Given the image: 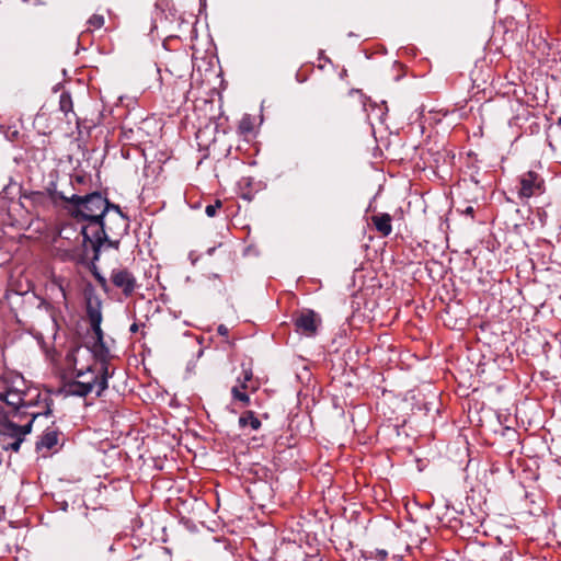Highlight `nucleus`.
<instances>
[{"mask_svg":"<svg viewBox=\"0 0 561 561\" xmlns=\"http://www.w3.org/2000/svg\"><path fill=\"white\" fill-rule=\"evenodd\" d=\"M39 415H42V414L41 413H37V414L33 413L32 414V419L25 425H22V426L16 425L15 423L10 422V421L4 422L2 424V427L0 428V434L4 435V436H9L11 438L25 437V435L31 433L33 422Z\"/></svg>","mask_w":561,"mask_h":561,"instance_id":"nucleus-9","label":"nucleus"},{"mask_svg":"<svg viewBox=\"0 0 561 561\" xmlns=\"http://www.w3.org/2000/svg\"><path fill=\"white\" fill-rule=\"evenodd\" d=\"M0 400L4 401L8 405L19 410L23 404V394L15 390H8L7 386L2 388Z\"/></svg>","mask_w":561,"mask_h":561,"instance_id":"nucleus-12","label":"nucleus"},{"mask_svg":"<svg viewBox=\"0 0 561 561\" xmlns=\"http://www.w3.org/2000/svg\"><path fill=\"white\" fill-rule=\"evenodd\" d=\"M370 221L376 231L381 237H388L392 232V217L388 213H376L370 217Z\"/></svg>","mask_w":561,"mask_h":561,"instance_id":"nucleus-10","label":"nucleus"},{"mask_svg":"<svg viewBox=\"0 0 561 561\" xmlns=\"http://www.w3.org/2000/svg\"><path fill=\"white\" fill-rule=\"evenodd\" d=\"M104 228L110 239L119 240L129 229V219L125 215H108L104 217Z\"/></svg>","mask_w":561,"mask_h":561,"instance_id":"nucleus-8","label":"nucleus"},{"mask_svg":"<svg viewBox=\"0 0 561 561\" xmlns=\"http://www.w3.org/2000/svg\"><path fill=\"white\" fill-rule=\"evenodd\" d=\"M94 276H95V278H96V280H98L99 285H100L104 290H106V291H107V280H106V278H105L104 276H102L101 274H99V273H94Z\"/></svg>","mask_w":561,"mask_h":561,"instance_id":"nucleus-24","label":"nucleus"},{"mask_svg":"<svg viewBox=\"0 0 561 561\" xmlns=\"http://www.w3.org/2000/svg\"><path fill=\"white\" fill-rule=\"evenodd\" d=\"M60 290H61V295H62V297H64V298H66V294H65V291L62 290V288H60Z\"/></svg>","mask_w":561,"mask_h":561,"instance_id":"nucleus-33","label":"nucleus"},{"mask_svg":"<svg viewBox=\"0 0 561 561\" xmlns=\"http://www.w3.org/2000/svg\"><path fill=\"white\" fill-rule=\"evenodd\" d=\"M58 443V432L55 430H46L36 443V448L51 449Z\"/></svg>","mask_w":561,"mask_h":561,"instance_id":"nucleus-14","label":"nucleus"},{"mask_svg":"<svg viewBox=\"0 0 561 561\" xmlns=\"http://www.w3.org/2000/svg\"><path fill=\"white\" fill-rule=\"evenodd\" d=\"M121 137L128 145H137L144 139V130L137 124L133 126L124 124L121 128Z\"/></svg>","mask_w":561,"mask_h":561,"instance_id":"nucleus-11","label":"nucleus"},{"mask_svg":"<svg viewBox=\"0 0 561 561\" xmlns=\"http://www.w3.org/2000/svg\"><path fill=\"white\" fill-rule=\"evenodd\" d=\"M19 133L18 131H14L13 135H12V138H15V136L18 135Z\"/></svg>","mask_w":561,"mask_h":561,"instance_id":"nucleus-34","label":"nucleus"},{"mask_svg":"<svg viewBox=\"0 0 561 561\" xmlns=\"http://www.w3.org/2000/svg\"><path fill=\"white\" fill-rule=\"evenodd\" d=\"M13 439L14 440L12 443H10L8 446H5L4 448L11 449L16 453L20 450V447H21L22 442L24 440V437L13 438Z\"/></svg>","mask_w":561,"mask_h":561,"instance_id":"nucleus-21","label":"nucleus"},{"mask_svg":"<svg viewBox=\"0 0 561 561\" xmlns=\"http://www.w3.org/2000/svg\"><path fill=\"white\" fill-rule=\"evenodd\" d=\"M466 214H472L473 213V208L471 206L467 207Z\"/></svg>","mask_w":561,"mask_h":561,"instance_id":"nucleus-31","label":"nucleus"},{"mask_svg":"<svg viewBox=\"0 0 561 561\" xmlns=\"http://www.w3.org/2000/svg\"><path fill=\"white\" fill-rule=\"evenodd\" d=\"M50 413H51L50 409H47V410H46V412L44 413V415H46V416H47V415H48V414H50Z\"/></svg>","mask_w":561,"mask_h":561,"instance_id":"nucleus-32","label":"nucleus"},{"mask_svg":"<svg viewBox=\"0 0 561 561\" xmlns=\"http://www.w3.org/2000/svg\"><path fill=\"white\" fill-rule=\"evenodd\" d=\"M84 220L85 224L81 228L83 237L82 242L87 255L89 248L91 249L92 256L90 259L92 262L99 260L100 251L104 244L110 248L118 249L119 240L110 239V234L104 228V218Z\"/></svg>","mask_w":561,"mask_h":561,"instance_id":"nucleus-3","label":"nucleus"},{"mask_svg":"<svg viewBox=\"0 0 561 561\" xmlns=\"http://www.w3.org/2000/svg\"><path fill=\"white\" fill-rule=\"evenodd\" d=\"M244 389H241V386H234L231 389V394L233 400H238L242 403L243 407L250 405V397L243 391Z\"/></svg>","mask_w":561,"mask_h":561,"instance_id":"nucleus-17","label":"nucleus"},{"mask_svg":"<svg viewBox=\"0 0 561 561\" xmlns=\"http://www.w3.org/2000/svg\"><path fill=\"white\" fill-rule=\"evenodd\" d=\"M294 323L296 332L310 337L317 334L321 319L313 310L308 309L297 316Z\"/></svg>","mask_w":561,"mask_h":561,"instance_id":"nucleus-7","label":"nucleus"},{"mask_svg":"<svg viewBox=\"0 0 561 561\" xmlns=\"http://www.w3.org/2000/svg\"><path fill=\"white\" fill-rule=\"evenodd\" d=\"M108 215H124L121 210V207L116 204H112L108 202V210L105 216Z\"/></svg>","mask_w":561,"mask_h":561,"instance_id":"nucleus-22","label":"nucleus"},{"mask_svg":"<svg viewBox=\"0 0 561 561\" xmlns=\"http://www.w3.org/2000/svg\"><path fill=\"white\" fill-rule=\"evenodd\" d=\"M49 198L54 204H57L59 201L67 203L69 206V197L65 191H59L57 187V183L50 182L46 188Z\"/></svg>","mask_w":561,"mask_h":561,"instance_id":"nucleus-15","label":"nucleus"},{"mask_svg":"<svg viewBox=\"0 0 561 561\" xmlns=\"http://www.w3.org/2000/svg\"><path fill=\"white\" fill-rule=\"evenodd\" d=\"M75 182L77 183H83L84 182V176L82 175H76L73 179L70 180V184L73 185Z\"/></svg>","mask_w":561,"mask_h":561,"instance_id":"nucleus-27","label":"nucleus"},{"mask_svg":"<svg viewBox=\"0 0 561 561\" xmlns=\"http://www.w3.org/2000/svg\"><path fill=\"white\" fill-rule=\"evenodd\" d=\"M105 23V19H104V15L102 14H93L89 20H88V26H89V30L90 31H94V30H99L101 28Z\"/></svg>","mask_w":561,"mask_h":561,"instance_id":"nucleus-18","label":"nucleus"},{"mask_svg":"<svg viewBox=\"0 0 561 561\" xmlns=\"http://www.w3.org/2000/svg\"><path fill=\"white\" fill-rule=\"evenodd\" d=\"M238 424L240 428L250 427L253 431H257L262 425L253 411L243 412L239 417Z\"/></svg>","mask_w":561,"mask_h":561,"instance_id":"nucleus-13","label":"nucleus"},{"mask_svg":"<svg viewBox=\"0 0 561 561\" xmlns=\"http://www.w3.org/2000/svg\"><path fill=\"white\" fill-rule=\"evenodd\" d=\"M252 370L251 369H244V377L241 381V389H247L248 382L252 379Z\"/></svg>","mask_w":561,"mask_h":561,"instance_id":"nucleus-23","label":"nucleus"},{"mask_svg":"<svg viewBox=\"0 0 561 561\" xmlns=\"http://www.w3.org/2000/svg\"><path fill=\"white\" fill-rule=\"evenodd\" d=\"M138 330H139V325H138V323H133V324L130 325V328H129V331H130L131 333H136V332H138Z\"/></svg>","mask_w":561,"mask_h":561,"instance_id":"nucleus-28","label":"nucleus"},{"mask_svg":"<svg viewBox=\"0 0 561 561\" xmlns=\"http://www.w3.org/2000/svg\"><path fill=\"white\" fill-rule=\"evenodd\" d=\"M222 207L221 201L217 199L214 204H209L205 208V214L208 217H215L217 214V210Z\"/></svg>","mask_w":561,"mask_h":561,"instance_id":"nucleus-20","label":"nucleus"},{"mask_svg":"<svg viewBox=\"0 0 561 561\" xmlns=\"http://www.w3.org/2000/svg\"><path fill=\"white\" fill-rule=\"evenodd\" d=\"M387 557H388V551H387V550H385V549H377V550L375 551V556H374V558H376V559H378V560H380V561L386 560V559H387Z\"/></svg>","mask_w":561,"mask_h":561,"instance_id":"nucleus-25","label":"nucleus"},{"mask_svg":"<svg viewBox=\"0 0 561 561\" xmlns=\"http://www.w3.org/2000/svg\"><path fill=\"white\" fill-rule=\"evenodd\" d=\"M87 316L90 322V325L93 331V343L92 351L100 358H104L108 356V348L104 342V333L101 329L102 323V312H101V304L100 301L88 300L87 304Z\"/></svg>","mask_w":561,"mask_h":561,"instance_id":"nucleus-4","label":"nucleus"},{"mask_svg":"<svg viewBox=\"0 0 561 561\" xmlns=\"http://www.w3.org/2000/svg\"><path fill=\"white\" fill-rule=\"evenodd\" d=\"M41 305H43L46 310L50 309V305L48 302H46V301H42Z\"/></svg>","mask_w":561,"mask_h":561,"instance_id":"nucleus-29","label":"nucleus"},{"mask_svg":"<svg viewBox=\"0 0 561 561\" xmlns=\"http://www.w3.org/2000/svg\"><path fill=\"white\" fill-rule=\"evenodd\" d=\"M545 192V181L535 171H528L519 178L518 197L528 199L533 196L541 195Z\"/></svg>","mask_w":561,"mask_h":561,"instance_id":"nucleus-5","label":"nucleus"},{"mask_svg":"<svg viewBox=\"0 0 561 561\" xmlns=\"http://www.w3.org/2000/svg\"><path fill=\"white\" fill-rule=\"evenodd\" d=\"M32 196H33L34 199H36L37 197L42 196V193L35 192V193H32Z\"/></svg>","mask_w":561,"mask_h":561,"instance_id":"nucleus-30","label":"nucleus"},{"mask_svg":"<svg viewBox=\"0 0 561 561\" xmlns=\"http://www.w3.org/2000/svg\"><path fill=\"white\" fill-rule=\"evenodd\" d=\"M217 332L220 334V335H228V328L225 325V324H220L218 328H217Z\"/></svg>","mask_w":561,"mask_h":561,"instance_id":"nucleus-26","label":"nucleus"},{"mask_svg":"<svg viewBox=\"0 0 561 561\" xmlns=\"http://www.w3.org/2000/svg\"><path fill=\"white\" fill-rule=\"evenodd\" d=\"M239 130L241 134H249L253 130L252 121L249 116L243 117L239 124Z\"/></svg>","mask_w":561,"mask_h":561,"instance_id":"nucleus-19","label":"nucleus"},{"mask_svg":"<svg viewBox=\"0 0 561 561\" xmlns=\"http://www.w3.org/2000/svg\"><path fill=\"white\" fill-rule=\"evenodd\" d=\"M19 133L18 131H14L13 135H12V138H15V136L18 135Z\"/></svg>","mask_w":561,"mask_h":561,"instance_id":"nucleus-35","label":"nucleus"},{"mask_svg":"<svg viewBox=\"0 0 561 561\" xmlns=\"http://www.w3.org/2000/svg\"><path fill=\"white\" fill-rule=\"evenodd\" d=\"M72 99L69 92L64 91L59 96V108L66 115L72 112Z\"/></svg>","mask_w":561,"mask_h":561,"instance_id":"nucleus-16","label":"nucleus"},{"mask_svg":"<svg viewBox=\"0 0 561 561\" xmlns=\"http://www.w3.org/2000/svg\"><path fill=\"white\" fill-rule=\"evenodd\" d=\"M110 280L125 297H130L137 287L135 275L125 267L113 268L111 271Z\"/></svg>","mask_w":561,"mask_h":561,"instance_id":"nucleus-6","label":"nucleus"},{"mask_svg":"<svg viewBox=\"0 0 561 561\" xmlns=\"http://www.w3.org/2000/svg\"><path fill=\"white\" fill-rule=\"evenodd\" d=\"M69 213L81 219L104 218L108 210V201L99 192L87 195L71 194L69 206H66Z\"/></svg>","mask_w":561,"mask_h":561,"instance_id":"nucleus-2","label":"nucleus"},{"mask_svg":"<svg viewBox=\"0 0 561 561\" xmlns=\"http://www.w3.org/2000/svg\"><path fill=\"white\" fill-rule=\"evenodd\" d=\"M106 358L96 356L92 346L85 350L73 348L67 355V362L73 370L75 380L66 385L67 393L85 397L94 391L100 397L107 389V381L111 377Z\"/></svg>","mask_w":561,"mask_h":561,"instance_id":"nucleus-1","label":"nucleus"}]
</instances>
